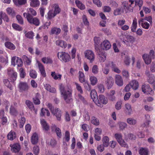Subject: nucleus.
I'll return each instance as SVG.
<instances>
[{
	"label": "nucleus",
	"mask_w": 155,
	"mask_h": 155,
	"mask_svg": "<svg viewBox=\"0 0 155 155\" xmlns=\"http://www.w3.org/2000/svg\"><path fill=\"white\" fill-rule=\"evenodd\" d=\"M122 101H117L115 105L116 109L117 110H120V109L122 107Z\"/></svg>",
	"instance_id": "62"
},
{
	"label": "nucleus",
	"mask_w": 155,
	"mask_h": 155,
	"mask_svg": "<svg viewBox=\"0 0 155 155\" xmlns=\"http://www.w3.org/2000/svg\"><path fill=\"white\" fill-rule=\"evenodd\" d=\"M51 75L54 80H61L62 76L61 74L56 73L54 71L52 72Z\"/></svg>",
	"instance_id": "32"
},
{
	"label": "nucleus",
	"mask_w": 155,
	"mask_h": 155,
	"mask_svg": "<svg viewBox=\"0 0 155 155\" xmlns=\"http://www.w3.org/2000/svg\"><path fill=\"white\" fill-rule=\"evenodd\" d=\"M110 62H106L105 66L102 68V71L104 74L107 75L110 71L109 67L110 65Z\"/></svg>",
	"instance_id": "28"
},
{
	"label": "nucleus",
	"mask_w": 155,
	"mask_h": 155,
	"mask_svg": "<svg viewBox=\"0 0 155 155\" xmlns=\"http://www.w3.org/2000/svg\"><path fill=\"white\" fill-rule=\"evenodd\" d=\"M113 48L115 52H118L119 51V48L120 45L119 44L117 45L115 43H113Z\"/></svg>",
	"instance_id": "60"
},
{
	"label": "nucleus",
	"mask_w": 155,
	"mask_h": 155,
	"mask_svg": "<svg viewBox=\"0 0 155 155\" xmlns=\"http://www.w3.org/2000/svg\"><path fill=\"white\" fill-rule=\"evenodd\" d=\"M10 147H11V151L15 153L18 152L21 149V145L19 143H18L11 144Z\"/></svg>",
	"instance_id": "15"
},
{
	"label": "nucleus",
	"mask_w": 155,
	"mask_h": 155,
	"mask_svg": "<svg viewBox=\"0 0 155 155\" xmlns=\"http://www.w3.org/2000/svg\"><path fill=\"white\" fill-rule=\"evenodd\" d=\"M139 152L140 155H148V151L146 148L141 147L139 149Z\"/></svg>",
	"instance_id": "43"
},
{
	"label": "nucleus",
	"mask_w": 155,
	"mask_h": 155,
	"mask_svg": "<svg viewBox=\"0 0 155 155\" xmlns=\"http://www.w3.org/2000/svg\"><path fill=\"white\" fill-rule=\"evenodd\" d=\"M79 78L80 81L81 83H84V85L85 87H86V86L87 85L89 87L90 85L88 82L87 81H85V76L84 73L81 71H79Z\"/></svg>",
	"instance_id": "20"
},
{
	"label": "nucleus",
	"mask_w": 155,
	"mask_h": 155,
	"mask_svg": "<svg viewBox=\"0 0 155 155\" xmlns=\"http://www.w3.org/2000/svg\"><path fill=\"white\" fill-rule=\"evenodd\" d=\"M114 137L118 142L123 139L122 135L120 133L115 134H114Z\"/></svg>",
	"instance_id": "63"
},
{
	"label": "nucleus",
	"mask_w": 155,
	"mask_h": 155,
	"mask_svg": "<svg viewBox=\"0 0 155 155\" xmlns=\"http://www.w3.org/2000/svg\"><path fill=\"white\" fill-rule=\"evenodd\" d=\"M91 121L92 124L95 126H98L99 125V120L95 117H91Z\"/></svg>",
	"instance_id": "52"
},
{
	"label": "nucleus",
	"mask_w": 155,
	"mask_h": 155,
	"mask_svg": "<svg viewBox=\"0 0 155 155\" xmlns=\"http://www.w3.org/2000/svg\"><path fill=\"white\" fill-rule=\"evenodd\" d=\"M59 88L61 95L66 102L68 103L72 101L71 91V88L68 86L61 84Z\"/></svg>",
	"instance_id": "1"
},
{
	"label": "nucleus",
	"mask_w": 155,
	"mask_h": 155,
	"mask_svg": "<svg viewBox=\"0 0 155 155\" xmlns=\"http://www.w3.org/2000/svg\"><path fill=\"white\" fill-rule=\"evenodd\" d=\"M6 11L9 15L12 16H14L15 15V11L11 8H8L6 9Z\"/></svg>",
	"instance_id": "55"
},
{
	"label": "nucleus",
	"mask_w": 155,
	"mask_h": 155,
	"mask_svg": "<svg viewBox=\"0 0 155 155\" xmlns=\"http://www.w3.org/2000/svg\"><path fill=\"white\" fill-rule=\"evenodd\" d=\"M18 87L21 91H25L28 88L27 84L25 82H20Z\"/></svg>",
	"instance_id": "37"
},
{
	"label": "nucleus",
	"mask_w": 155,
	"mask_h": 155,
	"mask_svg": "<svg viewBox=\"0 0 155 155\" xmlns=\"http://www.w3.org/2000/svg\"><path fill=\"white\" fill-rule=\"evenodd\" d=\"M101 41V39L99 37H95L94 38L95 48L96 51L99 50V45Z\"/></svg>",
	"instance_id": "30"
},
{
	"label": "nucleus",
	"mask_w": 155,
	"mask_h": 155,
	"mask_svg": "<svg viewBox=\"0 0 155 155\" xmlns=\"http://www.w3.org/2000/svg\"><path fill=\"white\" fill-rule=\"evenodd\" d=\"M55 43L57 46L63 48H65L67 47V44L64 41L58 40L56 41Z\"/></svg>",
	"instance_id": "24"
},
{
	"label": "nucleus",
	"mask_w": 155,
	"mask_h": 155,
	"mask_svg": "<svg viewBox=\"0 0 155 155\" xmlns=\"http://www.w3.org/2000/svg\"><path fill=\"white\" fill-rule=\"evenodd\" d=\"M145 117L146 120L145 122L142 125V126L143 127L148 126L150 122V116L148 114L146 115Z\"/></svg>",
	"instance_id": "50"
},
{
	"label": "nucleus",
	"mask_w": 155,
	"mask_h": 155,
	"mask_svg": "<svg viewBox=\"0 0 155 155\" xmlns=\"http://www.w3.org/2000/svg\"><path fill=\"white\" fill-rule=\"evenodd\" d=\"M47 106L49 108L51 113L56 116L57 120H60L61 117V112L60 110L58 108L54 109L52 104L49 103L47 104Z\"/></svg>",
	"instance_id": "6"
},
{
	"label": "nucleus",
	"mask_w": 155,
	"mask_h": 155,
	"mask_svg": "<svg viewBox=\"0 0 155 155\" xmlns=\"http://www.w3.org/2000/svg\"><path fill=\"white\" fill-rule=\"evenodd\" d=\"M142 92L144 94H150L151 95L154 94V92L148 84H144L142 86Z\"/></svg>",
	"instance_id": "11"
},
{
	"label": "nucleus",
	"mask_w": 155,
	"mask_h": 155,
	"mask_svg": "<svg viewBox=\"0 0 155 155\" xmlns=\"http://www.w3.org/2000/svg\"><path fill=\"white\" fill-rule=\"evenodd\" d=\"M137 26V19L136 18H135L133 20L132 25L131 27V31L134 32H136Z\"/></svg>",
	"instance_id": "31"
},
{
	"label": "nucleus",
	"mask_w": 155,
	"mask_h": 155,
	"mask_svg": "<svg viewBox=\"0 0 155 155\" xmlns=\"http://www.w3.org/2000/svg\"><path fill=\"white\" fill-rule=\"evenodd\" d=\"M8 79L10 81L14 82L15 81L17 77V74L13 69L9 68L8 69Z\"/></svg>",
	"instance_id": "8"
},
{
	"label": "nucleus",
	"mask_w": 155,
	"mask_h": 155,
	"mask_svg": "<svg viewBox=\"0 0 155 155\" xmlns=\"http://www.w3.org/2000/svg\"><path fill=\"white\" fill-rule=\"evenodd\" d=\"M124 11V10L123 9L117 8L114 10V14L115 16L119 15H120L121 13Z\"/></svg>",
	"instance_id": "56"
},
{
	"label": "nucleus",
	"mask_w": 155,
	"mask_h": 155,
	"mask_svg": "<svg viewBox=\"0 0 155 155\" xmlns=\"http://www.w3.org/2000/svg\"><path fill=\"white\" fill-rule=\"evenodd\" d=\"M85 57L88 60L90 63H92L95 59V55L94 52L91 50H88L84 52Z\"/></svg>",
	"instance_id": "9"
},
{
	"label": "nucleus",
	"mask_w": 155,
	"mask_h": 155,
	"mask_svg": "<svg viewBox=\"0 0 155 155\" xmlns=\"http://www.w3.org/2000/svg\"><path fill=\"white\" fill-rule=\"evenodd\" d=\"M89 80L92 85H95L97 82V79L95 76H90Z\"/></svg>",
	"instance_id": "44"
},
{
	"label": "nucleus",
	"mask_w": 155,
	"mask_h": 155,
	"mask_svg": "<svg viewBox=\"0 0 155 155\" xmlns=\"http://www.w3.org/2000/svg\"><path fill=\"white\" fill-rule=\"evenodd\" d=\"M27 10L28 12L27 13L30 14L31 13L32 15L34 16H35L37 15V12L36 11L32 8H27Z\"/></svg>",
	"instance_id": "61"
},
{
	"label": "nucleus",
	"mask_w": 155,
	"mask_h": 155,
	"mask_svg": "<svg viewBox=\"0 0 155 155\" xmlns=\"http://www.w3.org/2000/svg\"><path fill=\"white\" fill-rule=\"evenodd\" d=\"M5 45L6 48L9 49L14 50L15 48V46L12 43L10 42H6L5 43Z\"/></svg>",
	"instance_id": "47"
},
{
	"label": "nucleus",
	"mask_w": 155,
	"mask_h": 155,
	"mask_svg": "<svg viewBox=\"0 0 155 155\" xmlns=\"http://www.w3.org/2000/svg\"><path fill=\"white\" fill-rule=\"evenodd\" d=\"M52 131H55L58 137L60 138L61 136V130L57 127L55 124H53L51 126Z\"/></svg>",
	"instance_id": "29"
},
{
	"label": "nucleus",
	"mask_w": 155,
	"mask_h": 155,
	"mask_svg": "<svg viewBox=\"0 0 155 155\" xmlns=\"http://www.w3.org/2000/svg\"><path fill=\"white\" fill-rule=\"evenodd\" d=\"M134 2V0H129V2L124 1L122 3V7L123 6L124 11L127 12L129 8L130 7V6Z\"/></svg>",
	"instance_id": "17"
},
{
	"label": "nucleus",
	"mask_w": 155,
	"mask_h": 155,
	"mask_svg": "<svg viewBox=\"0 0 155 155\" xmlns=\"http://www.w3.org/2000/svg\"><path fill=\"white\" fill-rule=\"evenodd\" d=\"M16 137V133L12 130L9 132L7 135L8 139L11 140H12L15 139Z\"/></svg>",
	"instance_id": "35"
},
{
	"label": "nucleus",
	"mask_w": 155,
	"mask_h": 155,
	"mask_svg": "<svg viewBox=\"0 0 155 155\" xmlns=\"http://www.w3.org/2000/svg\"><path fill=\"white\" fill-rule=\"evenodd\" d=\"M127 123L130 125H134L137 123V120L133 118H129L127 120Z\"/></svg>",
	"instance_id": "46"
},
{
	"label": "nucleus",
	"mask_w": 155,
	"mask_h": 155,
	"mask_svg": "<svg viewBox=\"0 0 155 155\" xmlns=\"http://www.w3.org/2000/svg\"><path fill=\"white\" fill-rule=\"evenodd\" d=\"M40 123L43 130L45 131H48L49 128V127L46 121L44 119L40 120Z\"/></svg>",
	"instance_id": "25"
},
{
	"label": "nucleus",
	"mask_w": 155,
	"mask_h": 155,
	"mask_svg": "<svg viewBox=\"0 0 155 155\" xmlns=\"http://www.w3.org/2000/svg\"><path fill=\"white\" fill-rule=\"evenodd\" d=\"M23 16L27 19L28 21L30 24H33L36 26L39 25L40 21L37 18H33L30 14L25 12L23 13Z\"/></svg>",
	"instance_id": "4"
},
{
	"label": "nucleus",
	"mask_w": 155,
	"mask_h": 155,
	"mask_svg": "<svg viewBox=\"0 0 155 155\" xmlns=\"http://www.w3.org/2000/svg\"><path fill=\"white\" fill-rule=\"evenodd\" d=\"M131 87L133 89L136 90L138 89L139 87L138 82L136 80H134L130 83Z\"/></svg>",
	"instance_id": "36"
},
{
	"label": "nucleus",
	"mask_w": 155,
	"mask_h": 155,
	"mask_svg": "<svg viewBox=\"0 0 155 155\" xmlns=\"http://www.w3.org/2000/svg\"><path fill=\"white\" fill-rule=\"evenodd\" d=\"M25 104L31 110H34L35 113H36L37 111L35 109L34 105L31 101L29 100H27L25 102Z\"/></svg>",
	"instance_id": "38"
},
{
	"label": "nucleus",
	"mask_w": 155,
	"mask_h": 155,
	"mask_svg": "<svg viewBox=\"0 0 155 155\" xmlns=\"http://www.w3.org/2000/svg\"><path fill=\"white\" fill-rule=\"evenodd\" d=\"M94 131L95 139L97 141H100L101 139V135L102 132L101 129L98 127L94 129Z\"/></svg>",
	"instance_id": "13"
},
{
	"label": "nucleus",
	"mask_w": 155,
	"mask_h": 155,
	"mask_svg": "<svg viewBox=\"0 0 155 155\" xmlns=\"http://www.w3.org/2000/svg\"><path fill=\"white\" fill-rule=\"evenodd\" d=\"M17 105V103H14L13 104L11 105L10 112L11 114L13 115L16 116L17 114V111L16 109Z\"/></svg>",
	"instance_id": "27"
},
{
	"label": "nucleus",
	"mask_w": 155,
	"mask_h": 155,
	"mask_svg": "<svg viewBox=\"0 0 155 155\" xmlns=\"http://www.w3.org/2000/svg\"><path fill=\"white\" fill-rule=\"evenodd\" d=\"M11 64L14 66L16 64L18 67H20L22 65L23 62L21 58L15 56L12 58Z\"/></svg>",
	"instance_id": "12"
},
{
	"label": "nucleus",
	"mask_w": 155,
	"mask_h": 155,
	"mask_svg": "<svg viewBox=\"0 0 155 155\" xmlns=\"http://www.w3.org/2000/svg\"><path fill=\"white\" fill-rule=\"evenodd\" d=\"M98 58L100 62H103L106 60V54L105 52L100 51L98 53Z\"/></svg>",
	"instance_id": "26"
},
{
	"label": "nucleus",
	"mask_w": 155,
	"mask_h": 155,
	"mask_svg": "<svg viewBox=\"0 0 155 155\" xmlns=\"http://www.w3.org/2000/svg\"><path fill=\"white\" fill-rule=\"evenodd\" d=\"M37 64L38 67L41 75L43 77H45L46 76L45 68L42 64L38 61H37Z\"/></svg>",
	"instance_id": "19"
},
{
	"label": "nucleus",
	"mask_w": 155,
	"mask_h": 155,
	"mask_svg": "<svg viewBox=\"0 0 155 155\" xmlns=\"http://www.w3.org/2000/svg\"><path fill=\"white\" fill-rule=\"evenodd\" d=\"M49 9L48 12L45 15L46 18L49 20L54 18L61 11L58 5L57 4H51L49 7Z\"/></svg>",
	"instance_id": "2"
},
{
	"label": "nucleus",
	"mask_w": 155,
	"mask_h": 155,
	"mask_svg": "<svg viewBox=\"0 0 155 155\" xmlns=\"http://www.w3.org/2000/svg\"><path fill=\"white\" fill-rule=\"evenodd\" d=\"M41 116H43L46 115L47 116H50V113L48 110L44 108H42L41 110V112L40 114Z\"/></svg>",
	"instance_id": "42"
},
{
	"label": "nucleus",
	"mask_w": 155,
	"mask_h": 155,
	"mask_svg": "<svg viewBox=\"0 0 155 155\" xmlns=\"http://www.w3.org/2000/svg\"><path fill=\"white\" fill-rule=\"evenodd\" d=\"M118 143L122 147H124L128 148V144L124 141L123 139L118 141Z\"/></svg>",
	"instance_id": "59"
},
{
	"label": "nucleus",
	"mask_w": 155,
	"mask_h": 155,
	"mask_svg": "<svg viewBox=\"0 0 155 155\" xmlns=\"http://www.w3.org/2000/svg\"><path fill=\"white\" fill-rule=\"evenodd\" d=\"M29 75L32 78H35L37 77V74L36 71L33 70H31L30 71Z\"/></svg>",
	"instance_id": "58"
},
{
	"label": "nucleus",
	"mask_w": 155,
	"mask_h": 155,
	"mask_svg": "<svg viewBox=\"0 0 155 155\" xmlns=\"http://www.w3.org/2000/svg\"><path fill=\"white\" fill-rule=\"evenodd\" d=\"M120 39L121 41L127 45L130 44H132L134 41V37L129 35L126 36L125 38L124 39L123 38L124 37V35H122Z\"/></svg>",
	"instance_id": "10"
},
{
	"label": "nucleus",
	"mask_w": 155,
	"mask_h": 155,
	"mask_svg": "<svg viewBox=\"0 0 155 155\" xmlns=\"http://www.w3.org/2000/svg\"><path fill=\"white\" fill-rule=\"evenodd\" d=\"M30 5L33 7L39 6L40 3L39 0H30Z\"/></svg>",
	"instance_id": "41"
},
{
	"label": "nucleus",
	"mask_w": 155,
	"mask_h": 155,
	"mask_svg": "<svg viewBox=\"0 0 155 155\" xmlns=\"http://www.w3.org/2000/svg\"><path fill=\"white\" fill-rule=\"evenodd\" d=\"M124 111L125 113L127 115H130L133 112L132 107L131 104L128 103H127L124 105Z\"/></svg>",
	"instance_id": "16"
},
{
	"label": "nucleus",
	"mask_w": 155,
	"mask_h": 155,
	"mask_svg": "<svg viewBox=\"0 0 155 155\" xmlns=\"http://www.w3.org/2000/svg\"><path fill=\"white\" fill-rule=\"evenodd\" d=\"M38 140V136L36 133H34L32 136L31 138V142L33 144L37 143Z\"/></svg>",
	"instance_id": "33"
},
{
	"label": "nucleus",
	"mask_w": 155,
	"mask_h": 155,
	"mask_svg": "<svg viewBox=\"0 0 155 155\" xmlns=\"http://www.w3.org/2000/svg\"><path fill=\"white\" fill-rule=\"evenodd\" d=\"M115 94V91L114 90L110 91V93L108 95L109 98L111 101H114L115 99V97L114 95Z\"/></svg>",
	"instance_id": "51"
},
{
	"label": "nucleus",
	"mask_w": 155,
	"mask_h": 155,
	"mask_svg": "<svg viewBox=\"0 0 155 155\" xmlns=\"http://www.w3.org/2000/svg\"><path fill=\"white\" fill-rule=\"evenodd\" d=\"M138 24L140 25L142 27L145 29H148L150 27V24L147 21H146L143 19H141L138 20Z\"/></svg>",
	"instance_id": "23"
},
{
	"label": "nucleus",
	"mask_w": 155,
	"mask_h": 155,
	"mask_svg": "<svg viewBox=\"0 0 155 155\" xmlns=\"http://www.w3.org/2000/svg\"><path fill=\"white\" fill-rule=\"evenodd\" d=\"M118 124L120 129L121 130H123L127 126V124L124 122H119Z\"/></svg>",
	"instance_id": "54"
},
{
	"label": "nucleus",
	"mask_w": 155,
	"mask_h": 155,
	"mask_svg": "<svg viewBox=\"0 0 155 155\" xmlns=\"http://www.w3.org/2000/svg\"><path fill=\"white\" fill-rule=\"evenodd\" d=\"M99 70L98 67L97 65H94L92 68V72L94 74H97L98 73Z\"/></svg>",
	"instance_id": "57"
},
{
	"label": "nucleus",
	"mask_w": 155,
	"mask_h": 155,
	"mask_svg": "<svg viewBox=\"0 0 155 155\" xmlns=\"http://www.w3.org/2000/svg\"><path fill=\"white\" fill-rule=\"evenodd\" d=\"M115 81L116 84L119 86H122L124 84L122 78L119 74H117L115 76Z\"/></svg>",
	"instance_id": "21"
},
{
	"label": "nucleus",
	"mask_w": 155,
	"mask_h": 155,
	"mask_svg": "<svg viewBox=\"0 0 155 155\" xmlns=\"http://www.w3.org/2000/svg\"><path fill=\"white\" fill-rule=\"evenodd\" d=\"M107 103V100L106 97L103 95H99L97 99L95 102L98 106L100 107H102V104H105Z\"/></svg>",
	"instance_id": "7"
},
{
	"label": "nucleus",
	"mask_w": 155,
	"mask_h": 155,
	"mask_svg": "<svg viewBox=\"0 0 155 155\" xmlns=\"http://www.w3.org/2000/svg\"><path fill=\"white\" fill-rule=\"evenodd\" d=\"M142 56L145 63L147 64H149L151 63L152 59H154L155 58L154 51L152 50H151L149 54H145Z\"/></svg>",
	"instance_id": "5"
},
{
	"label": "nucleus",
	"mask_w": 155,
	"mask_h": 155,
	"mask_svg": "<svg viewBox=\"0 0 155 155\" xmlns=\"http://www.w3.org/2000/svg\"><path fill=\"white\" fill-rule=\"evenodd\" d=\"M61 31V30L60 28L56 27H54L52 28L51 30V33L52 34H55L58 35L60 33Z\"/></svg>",
	"instance_id": "49"
},
{
	"label": "nucleus",
	"mask_w": 155,
	"mask_h": 155,
	"mask_svg": "<svg viewBox=\"0 0 155 155\" xmlns=\"http://www.w3.org/2000/svg\"><path fill=\"white\" fill-rule=\"evenodd\" d=\"M111 45L109 41L105 40L101 43L100 47L104 50L107 51L109 50L111 48Z\"/></svg>",
	"instance_id": "14"
},
{
	"label": "nucleus",
	"mask_w": 155,
	"mask_h": 155,
	"mask_svg": "<svg viewBox=\"0 0 155 155\" xmlns=\"http://www.w3.org/2000/svg\"><path fill=\"white\" fill-rule=\"evenodd\" d=\"M147 81L152 85L154 89H155V76L153 74H151L148 76L147 78Z\"/></svg>",
	"instance_id": "18"
},
{
	"label": "nucleus",
	"mask_w": 155,
	"mask_h": 155,
	"mask_svg": "<svg viewBox=\"0 0 155 155\" xmlns=\"http://www.w3.org/2000/svg\"><path fill=\"white\" fill-rule=\"evenodd\" d=\"M91 98L95 103L98 98L97 92L95 90H92L91 92Z\"/></svg>",
	"instance_id": "39"
},
{
	"label": "nucleus",
	"mask_w": 155,
	"mask_h": 155,
	"mask_svg": "<svg viewBox=\"0 0 155 155\" xmlns=\"http://www.w3.org/2000/svg\"><path fill=\"white\" fill-rule=\"evenodd\" d=\"M16 18L19 23L21 25H23L24 23L22 17L20 15H17L16 16Z\"/></svg>",
	"instance_id": "64"
},
{
	"label": "nucleus",
	"mask_w": 155,
	"mask_h": 155,
	"mask_svg": "<svg viewBox=\"0 0 155 155\" xmlns=\"http://www.w3.org/2000/svg\"><path fill=\"white\" fill-rule=\"evenodd\" d=\"M40 95L39 94H37L35 97L33 98V101L35 104H39L40 103V101L39 99L40 98Z\"/></svg>",
	"instance_id": "48"
},
{
	"label": "nucleus",
	"mask_w": 155,
	"mask_h": 155,
	"mask_svg": "<svg viewBox=\"0 0 155 155\" xmlns=\"http://www.w3.org/2000/svg\"><path fill=\"white\" fill-rule=\"evenodd\" d=\"M12 26L13 28L16 31H20L22 30L21 27L15 23H13Z\"/></svg>",
	"instance_id": "53"
},
{
	"label": "nucleus",
	"mask_w": 155,
	"mask_h": 155,
	"mask_svg": "<svg viewBox=\"0 0 155 155\" xmlns=\"http://www.w3.org/2000/svg\"><path fill=\"white\" fill-rule=\"evenodd\" d=\"M58 58L61 61L65 63L69 61L71 58L69 54L67 52L61 51L58 52L57 54Z\"/></svg>",
	"instance_id": "3"
},
{
	"label": "nucleus",
	"mask_w": 155,
	"mask_h": 155,
	"mask_svg": "<svg viewBox=\"0 0 155 155\" xmlns=\"http://www.w3.org/2000/svg\"><path fill=\"white\" fill-rule=\"evenodd\" d=\"M102 141L103 146L105 147H107L109 145V139L107 136H104L103 137Z\"/></svg>",
	"instance_id": "34"
},
{
	"label": "nucleus",
	"mask_w": 155,
	"mask_h": 155,
	"mask_svg": "<svg viewBox=\"0 0 155 155\" xmlns=\"http://www.w3.org/2000/svg\"><path fill=\"white\" fill-rule=\"evenodd\" d=\"M105 83L108 89H110L113 86L114 83V79L111 76L107 77Z\"/></svg>",
	"instance_id": "22"
},
{
	"label": "nucleus",
	"mask_w": 155,
	"mask_h": 155,
	"mask_svg": "<svg viewBox=\"0 0 155 155\" xmlns=\"http://www.w3.org/2000/svg\"><path fill=\"white\" fill-rule=\"evenodd\" d=\"M75 3L77 7L80 9L84 10L85 9V5L79 0H76Z\"/></svg>",
	"instance_id": "40"
},
{
	"label": "nucleus",
	"mask_w": 155,
	"mask_h": 155,
	"mask_svg": "<svg viewBox=\"0 0 155 155\" xmlns=\"http://www.w3.org/2000/svg\"><path fill=\"white\" fill-rule=\"evenodd\" d=\"M43 62L44 64H52L53 61L51 58L49 57H44L41 59Z\"/></svg>",
	"instance_id": "45"
}]
</instances>
